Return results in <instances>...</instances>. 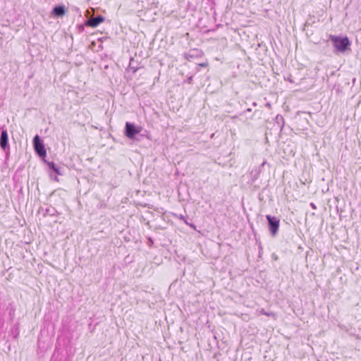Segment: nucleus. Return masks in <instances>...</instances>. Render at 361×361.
I'll list each match as a JSON object with an SVG mask.
<instances>
[{"instance_id":"obj_4","label":"nucleus","mask_w":361,"mask_h":361,"mask_svg":"<svg viewBox=\"0 0 361 361\" xmlns=\"http://www.w3.org/2000/svg\"><path fill=\"white\" fill-rule=\"evenodd\" d=\"M33 147L36 153L40 157H44L47 155V151L43 141L41 140L38 135H36L33 138Z\"/></svg>"},{"instance_id":"obj_9","label":"nucleus","mask_w":361,"mask_h":361,"mask_svg":"<svg viewBox=\"0 0 361 361\" xmlns=\"http://www.w3.org/2000/svg\"><path fill=\"white\" fill-rule=\"evenodd\" d=\"M47 165H48L49 168L50 169L53 170L56 174L62 175V173L60 171V169L58 166H56L54 162H52V161L48 162Z\"/></svg>"},{"instance_id":"obj_3","label":"nucleus","mask_w":361,"mask_h":361,"mask_svg":"<svg viewBox=\"0 0 361 361\" xmlns=\"http://www.w3.org/2000/svg\"><path fill=\"white\" fill-rule=\"evenodd\" d=\"M268 221V227L270 233L272 236H276L279 231L280 220L276 216H272L269 214L266 216Z\"/></svg>"},{"instance_id":"obj_15","label":"nucleus","mask_w":361,"mask_h":361,"mask_svg":"<svg viewBox=\"0 0 361 361\" xmlns=\"http://www.w3.org/2000/svg\"><path fill=\"white\" fill-rule=\"evenodd\" d=\"M179 218L182 220H184L185 219V216L182 214L180 215Z\"/></svg>"},{"instance_id":"obj_16","label":"nucleus","mask_w":361,"mask_h":361,"mask_svg":"<svg viewBox=\"0 0 361 361\" xmlns=\"http://www.w3.org/2000/svg\"><path fill=\"white\" fill-rule=\"evenodd\" d=\"M200 66H203V67H205L207 66L206 63H200Z\"/></svg>"},{"instance_id":"obj_8","label":"nucleus","mask_w":361,"mask_h":361,"mask_svg":"<svg viewBox=\"0 0 361 361\" xmlns=\"http://www.w3.org/2000/svg\"><path fill=\"white\" fill-rule=\"evenodd\" d=\"M202 55V51L198 49H191L188 53L185 54V58L187 60H190L195 57H198Z\"/></svg>"},{"instance_id":"obj_12","label":"nucleus","mask_w":361,"mask_h":361,"mask_svg":"<svg viewBox=\"0 0 361 361\" xmlns=\"http://www.w3.org/2000/svg\"><path fill=\"white\" fill-rule=\"evenodd\" d=\"M129 67L133 69L134 73L137 71L136 68L131 66V62L130 63Z\"/></svg>"},{"instance_id":"obj_13","label":"nucleus","mask_w":361,"mask_h":361,"mask_svg":"<svg viewBox=\"0 0 361 361\" xmlns=\"http://www.w3.org/2000/svg\"><path fill=\"white\" fill-rule=\"evenodd\" d=\"M310 206H311V207H312V209H317L316 205H315L313 202L310 203Z\"/></svg>"},{"instance_id":"obj_11","label":"nucleus","mask_w":361,"mask_h":361,"mask_svg":"<svg viewBox=\"0 0 361 361\" xmlns=\"http://www.w3.org/2000/svg\"><path fill=\"white\" fill-rule=\"evenodd\" d=\"M286 80L290 82H293V80H292L291 78V75L290 76H288L287 78H285Z\"/></svg>"},{"instance_id":"obj_1","label":"nucleus","mask_w":361,"mask_h":361,"mask_svg":"<svg viewBox=\"0 0 361 361\" xmlns=\"http://www.w3.org/2000/svg\"><path fill=\"white\" fill-rule=\"evenodd\" d=\"M329 38L337 51L345 52L349 49L350 42L347 37H341L335 35H330Z\"/></svg>"},{"instance_id":"obj_17","label":"nucleus","mask_w":361,"mask_h":361,"mask_svg":"<svg viewBox=\"0 0 361 361\" xmlns=\"http://www.w3.org/2000/svg\"><path fill=\"white\" fill-rule=\"evenodd\" d=\"M185 221V223L188 225H189V224L188 223V221H186L185 219L183 220Z\"/></svg>"},{"instance_id":"obj_5","label":"nucleus","mask_w":361,"mask_h":361,"mask_svg":"<svg viewBox=\"0 0 361 361\" xmlns=\"http://www.w3.org/2000/svg\"><path fill=\"white\" fill-rule=\"evenodd\" d=\"M0 147L1 148L6 152L8 156L10 152V148L8 145V136L7 130L4 129L1 131L0 136Z\"/></svg>"},{"instance_id":"obj_10","label":"nucleus","mask_w":361,"mask_h":361,"mask_svg":"<svg viewBox=\"0 0 361 361\" xmlns=\"http://www.w3.org/2000/svg\"><path fill=\"white\" fill-rule=\"evenodd\" d=\"M185 82L189 83V84H191L192 82V76H190L188 77L186 80H185Z\"/></svg>"},{"instance_id":"obj_19","label":"nucleus","mask_w":361,"mask_h":361,"mask_svg":"<svg viewBox=\"0 0 361 361\" xmlns=\"http://www.w3.org/2000/svg\"><path fill=\"white\" fill-rule=\"evenodd\" d=\"M190 226L191 227H193V228L195 227V226H194L193 224H190Z\"/></svg>"},{"instance_id":"obj_6","label":"nucleus","mask_w":361,"mask_h":361,"mask_svg":"<svg viewBox=\"0 0 361 361\" xmlns=\"http://www.w3.org/2000/svg\"><path fill=\"white\" fill-rule=\"evenodd\" d=\"M104 20V17L101 15H99L96 17H93V18H90L87 19L85 23V25L87 26L91 27H96Z\"/></svg>"},{"instance_id":"obj_2","label":"nucleus","mask_w":361,"mask_h":361,"mask_svg":"<svg viewBox=\"0 0 361 361\" xmlns=\"http://www.w3.org/2000/svg\"><path fill=\"white\" fill-rule=\"evenodd\" d=\"M142 127L136 126L134 123L126 122L125 125V135L129 139H134L135 135L139 134Z\"/></svg>"},{"instance_id":"obj_7","label":"nucleus","mask_w":361,"mask_h":361,"mask_svg":"<svg viewBox=\"0 0 361 361\" xmlns=\"http://www.w3.org/2000/svg\"><path fill=\"white\" fill-rule=\"evenodd\" d=\"M66 13L65 6L63 5L56 6L52 11V14L57 17L63 16Z\"/></svg>"},{"instance_id":"obj_14","label":"nucleus","mask_w":361,"mask_h":361,"mask_svg":"<svg viewBox=\"0 0 361 361\" xmlns=\"http://www.w3.org/2000/svg\"><path fill=\"white\" fill-rule=\"evenodd\" d=\"M257 173L258 172L256 171V174L254 176L253 178H252V180L254 181L255 180L257 179Z\"/></svg>"},{"instance_id":"obj_18","label":"nucleus","mask_w":361,"mask_h":361,"mask_svg":"<svg viewBox=\"0 0 361 361\" xmlns=\"http://www.w3.org/2000/svg\"><path fill=\"white\" fill-rule=\"evenodd\" d=\"M149 243H153V241L151 238H149Z\"/></svg>"}]
</instances>
